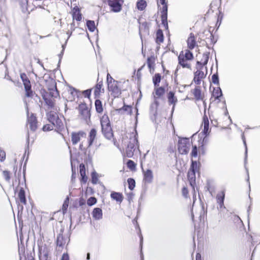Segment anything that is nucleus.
<instances>
[{"label":"nucleus","mask_w":260,"mask_h":260,"mask_svg":"<svg viewBox=\"0 0 260 260\" xmlns=\"http://www.w3.org/2000/svg\"><path fill=\"white\" fill-rule=\"evenodd\" d=\"M102 132L105 138L111 140L113 137V133L109 118L107 115H104L101 118Z\"/></svg>","instance_id":"f257e3e1"},{"label":"nucleus","mask_w":260,"mask_h":260,"mask_svg":"<svg viewBox=\"0 0 260 260\" xmlns=\"http://www.w3.org/2000/svg\"><path fill=\"white\" fill-rule=\"evenodd\" d=\"M46 116L48 121L55 125V129L61 131L63 128V124L56 112L50 111L47 113Z\"/></svg>","instance_id":"f03ea898"},{"label":"nucleus","mask_w":260,"mask_h":260,"mask_svg":"<svg viewBox=\"0 0 260 260\" xmlns=\"http://www.w3.org/2000/svg\"><path fill=\"white\" fill-rule=\"evenodd\" d=\"M21 9L22 12L24 13L32 11L35 9V5L32 2L34 0H17Z\"/></svg>","instance_id":"7ed1b4c3"},{"label":"nucleus","mask_w":260,"mask_h":260,"mask_svg":"<svg viewBox=\"0 0 260 260\" xmlns=\"http://www.w3.org/2000/svg\"><path fill=\"white\" fill-rule=\"evenodd\" d=\"M189 147L190 144L188 139L182 138L179 140L178 149L180 153L182 154H187L189 152Z\"/></svg>","instance_id":"20e7f679"},{"label":"nucleus","mask_w":260,"mask_h":260,"mask_svg":"<svg viewBox=\"0 0 260 260\" xmlns=\"http://www.w3.org/2000/svg\"><path fill=\"white\" fill-rule=\"evenodd\" d=\"M20 77L23 83L24 89L26 92V96L27 97L31 98L33 95V92L31 90V86L29 79L25 73L21 74L20 75Z\"/></svg>","instance_id":"39448f33"},{"label":"nucleus","mask_w":260,"mask_h":260,"mask_svg":"<svg viewBox=\"0 0 260 260\" xmlns=\"http://www.w3.org/2000/svg\"><path fill=\"white\" fill-rule=\"evenodd\" d=\"M49 248L46 245L39 246V256L40 260H50Z\"/></svg>","instance_id":"423d86ee"},{"label":"nucleus","mask_w":260,"mask_h":260,"mask_svg":"<svg viewBox=\"0 0 260 260\" xmlns=\"http://www.w3.org/2000/svg\"><path fill=\"white\" fill-rule=\"evenodd\" d=\"M86 134L83 131L73 132L71 134V141L73 145H76L82 138L85 139Z\"/></svg>","instance_id":"0eeeda50"},{"label":"nucleus","mask_w":260,"mask_h":260,"mask_svg":"<svg viewBox=\"0 0 260 260\" xmlns=\"http://www.w3.org/2000/svg\"><path fill=\"white\" fill-rule=\"evenodd\" d=\"M138 140L134 138L131 140L127 145L126 148V154L128 157H132L134 155V152L136 148Z\"/></svg>","instance_id":"6e6552de"},{"label":"nucleus","mask_w":260,"mask_h":260,"mask_svg":"<svg viewBox=\"0 0 260 260\" xmlns=\"http://www.w3.org/2000/svg\"><path fill=\"white\" fill-rule=\"evenodd\" d=\"M26 110L27 114V120L29 125V127L32 131H35L37 128V120L36 117L34 114H31L30 116H28V108L26 107Z\"/></svg>","instance_id":"1a4fd4ad"},{"label":"nucleus","mask_w":260,"mask_h":260,"mask_svg":"<svg viewBox=\"0 0 260 260\" xmlns=\"http://www.w3.org/2000/svg\"><path fill=\"white\" fill-rule=\"evenodd\" d=\"M162 10L161 11V18L162 21V24L164 27L166 29H168V24L167 22V16H168V6L167 3L162 5Z\"/></svg>","instance_id":"9d476101"},{"label":"nucleus","mask_w":260,"mask_h":260,"mask_svg":"<svg viewBox=\"0 0 260 260\" xmlns=\"http://www.w3.org/2000/svg\"><path fill=\"white\" fill-rule=\"evenodd\" d=\"M121 0H108V4L114 12H120L121 10L122 4L120 3Z\"/></svg>","instance_id":"9b49d317"},{"label":"nucleus","mask_w":260,"mask_h":260,"mask_svg":"<svg viewBox=\"0 0 260 260\" xmlns=\"http://www.w3.org/2000/svg\"><path fill=\"white\" fill-rule=\"evenodd\" d=\"M108 87L109 91L112 92L115 95H118L120 93V90L117 86V81L111 78V81L108 84Z\"/></svg>","instance_id":"f8f14e48"},{"label":"nucleus","mask_w":260,"mask_h":260,"mask_svg":"<svg viewBox=\"0 0 260 260\" xmlns=\"http://www.w3.org/2000/svg\"><path fill=\"white\" fill-rule=\"evenodd\" d=\"M79 108L80 113L82 116L83 118L85 120L89 119L90 117V113L86 105H80Z\"/></svg>","instance_id":"ddd939ff"},{"label":"nucleus","mask_w":260,"mask_h":260,"mask_svg":"<svg viewBox=\"0 0 260 260\" xmlns=\"http://www.w3.org/2000/svg\"><path fill=\"white\" fill-rule=\"evenodd\" d=\"M203 122H204V128L203 130V133L205 135V137L203 139V142L206 143L207 141V139L206 137L209 134L210 131L209 128V120L208 117L206 115H205L203 117Z\"/></svg>","instance_id":"4468645a"},{"label":"nucleus","mask_w":260,"mask_h":260,"mask_svg":"<svg viewBox=\"0 0 260 260\" xmlns=\"http://www.w3.org/2000/svg\"><path fill=\"white\" fill-rule=\"evenodd\" d=\"M167 98L169 105H173L172 112L174 110L175 106L176 103L178 102L177 97L175 95V92L172 91H169L167 94Z\"/></svg>","instance_id":"2eb2a0df"},{"label":"nucleus","mask_w":260,"mask_h":260,"mask_svg":"<svg viewBox=\"0 0 260 260\" xmlns=\"http://www.w3.org/2000/svg\"><path fill=\"white\" fill-rule=\"evenodd\" d=\"M96 135L97 131L96 129L94 128H91L88 134L87 148L90 147L93 144L94 140L96 139Z\"/></svg>","instance_id":"dca6fc26"},{"label":"nucleus","mask_w":260,"mask_h":260,"mask_svg":"<svg viewBox=\"0 0 260 260\" xmlns=\"http://www.w3.org/2000/svg\"><path fill=\"white\" fill-rule=\"evenodd\" d=\"M205 75L204 72L201 70H198L194 73L193 81L198 85L200 84L201 79L204 78Z\"/></svg>","instance_id":"f3484780"},{"label":"nucleus","mask_w":260,"mask_h":260,"mask_svg":"<svg viewBox=\"0 0 260 260\" xmlns=\"http://www.w3.org/2000/svg\"><path fill=\"white\" fill-rule=\"evenodd\" d=\"M187 43L188 48L191 50L193 49L196 46V41L195 39L194 34L193 33L190 34L189 37H188L187 40Z\"/></svg>","instance_id":"a211bd4d"},{"label":"nucleus","mask_w":260,"mask_h":260,"mask_svg":"<svg viewBox=\"0 0 260 260\" xmlns=\"http://www.w3.org/2000/svg\"><path fill=\"white\" fill-rule=\"evenodd\" d=\"M80 173L81 176V182L85 183L87 181V177L86 175V170L83 164L80 165Z\"/></svg>","instance_id":"6ab92c4d"},{"label":"nucleus","mask_w":260,"mask_h":260,"mask_svg":"<svg viewBox=\"0 0 260 260\" xmlns=\"http://www.w3.org/2000/svg\"><path fill=\"white\" fill-rule=\"evenodd\" d=\"M117 111L121 114H126L131 115L132 112V108L131 106L124 104L122 108L117 109Z\"/></svg>","instance_id":"aec40b11"},{"label":"nucleus","mask_w":260,"mask_h":260,"mask_svg":"<svg viewBox=\"0 0 260 260\" xmlns=\"http://www.w3.org/2000/svg\"><path fill=\"white\" fill-rule=\"evenodd\" d=\"M92 217L95 220H100L103 217V211L100 208H95L92 212Z\"/></svg>","instance_id":"412c9836"},{"label":"nucleus","mask_w":260,"mask_h":260,"mask_svg":"<svg viewBox=\"0 0 260 260\" xmlns=\"http://www.w3.org/2000/svg\"><path fill=\"white\" fill-rule=\"evenodd\" d=\"M192 92L197 101L203 100V96L202 95L201 90L199 86H196Z\"/></svg>","instance_id":"4be33fe9"},{"label":"nucleus","mask_w":260,"mask_h":260,"mask_svg":"<svg viewBox=\"0 0 260 260\" xmlns=\"http://www.w3.org/2000/svg\"><path fill=\"white\" fill-rule=\"evenodd\" d=\"M143 171L144 170H143ZM143 172L144 179L145 180V182L147 183L151 182L153 179V174L152 171L150 169H147L145 172L143 171Z\"/></svg>","instance_id":"5701e85b"},{"label":"nucleus","mask_w":260,"mask_h":260,"mask_svg":"<svg viewBox=\"0 0 260 260\" xmlns=\"http://www.w3.org/2000/svg\"><path fill=\"white\" fill-rule=\"evenodd\" d=\"M111 198L113 200L116 201L117 202L121 203L123 201V196L120 192L112 191L110 194Z\"/></svg>","instance_id":"b1692460"},{"label":"nucleus","mask_w":260,"mask_h":260,"mask_svg":"<svg viewBox=\"0 0 260 260\" xmlns=\"http://www.w3.org/2000/svg\"><path fill=\"white\" fill-rule=\"evenodd\" d=\"M225 194L224 191H222L217 194L216 199L218 203L220 206V208H221L223 207L224 200Z\"/></svg>","instance_id":"393cba45"},{"label":"nucleus","mask_w":260,"mask_h":260,"mask_svg":"<svg viewBox=\"0 0 260 260\" xmlns=\"http://www.w3.org/2000/svg\"><path fill=\"white\" fill-rule=\"evenodd\" d=\"M156 98L155 95H154V103H152L150 106V112L154 115L157 114V109L159 105V103L156 100Z\"/></svg>","instance_id":"a878e982"},{"label":"nucleus","mask_w":260,"mask_h":260,"mask_svg":"<svg viewBox=\"0 0 260 260\" xmlns=\"http://www.w3.org/2000/svg\"><path fill=\"white\" fill-rule=\"evenodd\" d=\"M73 18V19H75L79 21L82 19V14H81L80 10L78 7L74 8Z\"/></svg>","instance_id":"bb28decb"},{"label":"nucleus","mask_w":260,"mask_h":260,"mask_svg":"<svg viewBox=\"0 0 260 260\" xmlns=\"http://www.w3.org/2000/svg\"><path fill=\"white\" fill-rule=\"evenodd\" d=\"M212 96H214L216 100H219V98L222 96V92L219 87L214 88Z\"/></svg>","instance_id":"cd10ccee"},{"label":"nucleus","mask_w":260,"mask_h":260,"mask_svg":"<svg viewBox=\"0 0 260 260\" xmlns=\"http://www.w3.org/2000/svg\"><path fill=\"white\" fill-rule=\"evenodd\" d=\"M186 60L184 57H181V55L178 56V60L179 63L183 68H188L190 69V64L186 62Z\"/></svg>","instance_id":"c85d7f7f"},{"label":"nucleus","mask_w":260,"mask_h":260,"mask_svg":"<svg viewBox=\"0 0 260 260\" xmlns=\"http://www.w3.org/2000/svg\"><path fill=\"white\" fill-rule=\"evenodd\" d=\"M18 197L21 203L25 204L26 200L25 198V191L23 188H21L18 193Z\"/></svg>","instance_id":"c756f323"},{"label":"nucleus","mask_w":260,"mask_h":260,"mask_svg":"<svg viewBox=\"0 0 260 260\" xmlns=\"http://www.w3.org/2000/svg\"><path fill=\"white\" fill-rule=\"evenodd\" d=\"M161 80V75L159 73L155 74L153 77V83L154 84V87H158L159 83H160Z\"/></svg>","instance_id":"7c9ffc66"},{"label":"nucleus","mask_w":260,"mask_h":260,"mask_svg":"<svg viewBox=\"0 0 260 260\" xmlns=\"http://www.w3.org/2000/svg\"><path fill=\"white\" fill-rule=\"evenodd\" d=\"M66 239H64L63 236L61 234H59L57 236L56 243L57 245L59 247H62L66 244Z\"/></svg>","instance_id":"2f4dec72"},{"label":"nucleus","mask_w":260,"mask_h":260,"mask_svg":"<svg viewBox=\"0 0 260 260\" xmlns=\"http://www.w3.org/2000/svg\"><path fill=\"white\" fill-rule=\"evenodd\" d=\"M95 107L96 111L101 113L103 111V106L101 101L100 100H96L95 101Z\"/></svg>","instance_id":"473e14b6"},{"label":"nucleus","mask_w":260,"mask_h":260,"mask_svg":"<svg viewBox=\"0 0 260 260\" xmlns=\"http://www.w3.org/2000/svg\"><path fill=\"white\" fill-rule=\"evenodd\" d=\"M147 6V4L144 0H140L137 3V7L139 10L143 11Z\"/></svg>","instance_id":"72a5a7b5"},{"label":"nucleus","mask_w":260,"mask_h":260,"mask_svg":"<svg viewBox=\"0 0 260 260\" xmlns=\"http://www.w3.org/2000/svg\"><path fill=\"white\" fill-rule=\"evenodd\" d=\"M165 92V88L163 87H155V94L157 98L160 97L164 94Z\"/></svg>","instance_id":"f704fd0d"},{"label":"nucleus","mask_w":260,"mask_h":260,"mask_svg":"<svg viewBox=\"0 0 260 260\" xmlns=\"http://www.w3.org/2000/svg\"><path fill=\"white\" fill-rule=\"evenodd\" d=\"M156 41L157 43H160L164 41V35L161 29L157 31Z\"/></svg>","instance_id":"c9c22d12"},{"label":"nucleus","mask_w":260,"mask_h":260,"mask_svg":"<svg viewBox=\"0 0 260 260\" xmlns=\"http://www.w3.org/2000/svg\"><path fill=\"white\" fill-rule=\"evenodd\" d=\"M86 25L88 30L91 32H93L95 29V22L92 20H87Z\"/></svg>","instance_id":"e433bc0d"},{"label":"nucleus","mask_w":260,"mask_h":260,"mask_svg":"<svg viewBox=\"0 0 260 260\" xmlns=\"http://www.w3.org/2000/svg\"><path fill=\"white\" fill-rule=\"evenodd\" d=\"M203 57L204 59V62L203 63L199 61H198L197 62V65L200 66V70H201L203 68V66L206 65L208 61L209 57L207 55L205 54V53L203 54Z\"/></svg>","instance_id":"4c0bfd02"},{"label":"nucleus","mask_w":260,"mask_h":260,"mask_svg":"<svg viewBox=\"0 0 260 260\" xmlns=\"http://www.w3.org/2000/svg\"><path fill=\"white\" fill-rule=\"evenodd\" d=\"M127 183L128 184V188L131 190H133L135 187V180L133 178H129L127 179Z\"/></svg>","instance_id":"58836bf2"},{"label":"nucleus","mask_w":260,"mask_h":260,"mask_svg":"<svg viewBox=\"0 0 260 260\" xmlns=\"http://www.w3.org/2000/svg\"><path fill=\"white\" fill-rule=\"evenodd\" d=\"M102 82H99L95 86L94 93L95 96H97L100 94V93L101 92V89L102 87Z\"/></svg>","instance_id":"ea45409f"},{"label":"nucleus","mask_w":260,"mask_h":260,"mask_svg":"<svg viewBox=\"0 0 260 260\" xmlns=\"http://www.w3.org/2000/svg\"><path fill=\"white\" fill-rule=\"evenodd\" d=\"M195 172L194 171H189L188 173V177L190 181V184L192 185V182L195 181Z\"/></svg>","instance_id":"a19ab883"},{"label":"nucleus","mask_w":260,"mask_h":260,"mask_svg":"<svg viewBox=\"0 0 260 260\" xmlns=\"http://www.w3.org/2000/svg\"><path fill=\"white\" fill-rule=\"evenodd\" d=\"M212 82L214 84L219 85V78L217 73L214 74L212 76Z\"/></svg>","instance_id":"79ce46f5"},{"label":"nucleus","mask_w":260,"mask_h":260,"mask_svg":"<svg viewBox=\"0 0 260 260\" xmlns=\"http://www.w3.org/2000/svg\"><path fill=\"white\" fill-rule=\"evenodd\" d=\"M98 181V174L95 172L91 173V182L93 184H96Z\"/></svg>","instance_id":"37998d69"},{"label":"nucleus","mask_w":260,"mask_h":260,"mask_svg":"<svg viewBox=\"0 0 260 260\" xmlns=\"http://www.w3.org/2000/svg\"><path fill=\"white\" fill-rule=\"evenodd\" d=\"M96 203V199L94 197H90L87 201V204L88 206H92Z\"/></svg>","instance_id":"c03bdc74"},{"label":"nucleus","mask_w":260,"mask_h":260,"mask_svg":"<svg viewBox=\"0 0 260 260\" xmlns=\"http://www.w3.org/2000/svg\"><path fill=\"white\" fill-rule=\"evenodd\" d=\"M54 128H55V125L51 124H46L43 127V131H49L52 130Z\"/></svg>","instance_id":"a18cd8bd"},{"label":"nucleus","mask_w":260,"mask_h":260,"mask_svg":"<svg viewBox=\"0 0 260 260\" xmlns=\"http://www.w3.org/2000/svg\"><path fill=\"white\" fill-rule=\"evenodd\" d=\"M127 166L131 170H133L136 167L135 162L132 160H128L127 162Z\"/></svg>","instance_id":"49530a36"},{"label":"nucleus","mask_w":260,"mask_h":260,"mask_svg":"<svg viewBox=\"0 0 260 260\" xmlns=\"http://www.w3.org/2000/svg\"><path fill=\"white\" fill-rule=\"evenodd\" d=\"M185 59L186 60H191L193 58V54L192 53L189 51H187L185 53Z\"/></svg>","instance_id":"de8ad7c7"},{"label":"nucleus","mask_w":260,"mask_h":260,"mask_svg":"<svg viewBox=\"0 0 260 260\" xmlns=\"http://www.w3.org/2000/svg\"><path fill=\"white\" fill-rule=\"evenodd\" d=\"M3 175L6 181L9 182L10 180V172L7 171H4L3 173Z\"/></svg>","instance_id":"09e8293b"},{"label":"nucleus","mask_w":260,"mask_h":260,"mask_svg":"<svg viewBox=\"0 0 260 260\" xmlns=\"http://www.w3.org/2000/svg\"><path fill=\"white\" fill-rule=\"evenodd\" d=\"M144 28V30L147 31L148 30V28L147 26V24L146 22H143L141 24V25L140 26L139 28V34L141 35V31H142V29Z\"/></svg>","instance_id":"8fccbe9b"},{"label":"nucleus","mask_w":260,"mask_h":260,"mask_svg":"<svg viewBox=\"0 0 260 260\" xmlns=\"http://www.w3.org/2000/svg\"><path fill=\"white\" fill-rule=\"evenodd\" d=\"M69 91L70 93L72 95L73 98H74L75 96H78V91L75 88L73 87H70Z\"/></svg>","instance_id":"3c124183"},{"label":"nucleus","mask_w":260,"mask_h":260,"mask_svg":"<svg viewBox=\"0 0 260 260\" xmlns=\"http://www.w3.org/2000/svg\"><path fill=\"white\" fill-rule=\"evenodd\" d=\"M198 163L196 161H192L191 165L190 166V168L189 169L190 171H194L196 172V171L197 169Z\"/></svg>","instance_id":"603ef678"},{"label":"nucleus","mask_w":260,"mask_h":260,"mask_svg":"<svg viewBox=\"0 0 260 260\" xmlns=\"http://www.w3.org/2000/svg\"><path fill=\"white\" fill-rule=\"evenodd\" d=\"M191 155L192 157H196L198 155V149L196 146H194L192 147V150L191 152Z\"/></svg>","instance_id":"864d4df0"},{"label":"nucleus","mask_w":260,"mask_h":260,"mask_svg":"<svg viewBox=\"0 0 260 260\" xmlns=\"http://www.w3.org/2000/svg\"><path fill=\"white\" fill-rule=\"evenodd\" d=\"M91 89H87V90H84L82 92V94L85 98H89L91 94Z\"/></svg>","instance_id":"5fc2aeb1"},{"label":"nucleus","mask_w":260,"mask_h":260,"mask_svg":"<svg viewBox=\"0 0 260 260\" xmlns=\"http://www.w3.org/2000/svg\"><path fill=\"white\" fill-rule=\"evenodd\" d=\"M69 202V197H67L65 201H64V203L62 205V209L63 210H66L68 208V205Z\"/></svg>","instance_id":"6e6d98bb"},{"label":"nucleus","mask_w":260,"mask_h":260,"mask_svg":"<svg viewBox=\"0 0 260 260\" xmlns=\"http://www.w3.org/2000/svg\"><path fill=\"white\" fill-rule=\"evenodd\" d=\"M45 102L46 104L51 108H53L54 106V102L51 100L46 99Z\"/></svg>","instance_id":"4d7b16f0"},{"label":"nucleus","mask_w":260,"mask_h":260,"mask_svg":"<svg viewBox=\"0 0 260 260\" xmlns=\"http://www.w3.org/2000/svg\"><path fill=\"white\" fill-rule=\"evenodd\" d=\"M242 139H243V143L245 146V160H244L245 164L246 162L247 158V146H246V141H245V139L244 138L243 136H242Z\"/></svg>","instance_id":"13d9d810"},{"label":"nucleus","mask_w":260,"mask_h":260,"mask_svg":"<svg viewBox=\"0 0 260 260\" xmlns=\"http://www.w3.org/2000/svg\"><path fill=\"white\" fill-rule=\"evenodd\" d=\"M61 260H69V255L67 253H64L61 258Z\"/></svg>","instance_id":"bf43d9fd"},{"label":"nucleus","mask_w":260,"mask_h":260,"mask_svg":"<svg viewBox=\"0 0 260 260\" xmlns=\"http://www.w3.org/2000/svg\"><path fill=\"white\" fill-rule=\"evenodd\" d=\"M79 149L80 150H81L82 151H84L86 150V148L83 145V142H82L80 144Z\"/></svg>","instance_id":"052dcab7"},{"label":"nucleus","mask_w":260,"mask_h":260,"mask_svg":"<svg viewBox=\"0 0 260 260\" xmlns=\"http://www.w3.org/2000/svg\"><path fill=\"white\" fill-rule=\"evenodd\" d=\"M188 193L187 189L186 187H183L182 188V194L184 197L186 196V194Z\"/></svg>","instance_id":"680f3d73"},{"label":"nucleus","mask_w":260,"mask_h":260,"mask_svg":"<svg viewBox=\"0 0 260 260\" xmlns=\"http://www.w3.org/2000/svg\"><path fill=\"white\" fill-rule=\"evenodd\" d=\"M147 64H148V67L150 69H151V67H152V62H151V59L150 58H148V59H147Z\"/></svg>","instance_id":"e2e57ef3"},{"label":"nucleus","mask_w":260,"mask_h":260,"mask_svg":"<svg viewBox=\"0 0 260 260\" xmlns=\"http://www.w3.org/2000/svg\"><path fill=\"white\" fill-rule=\"evenodd\" d=\"M63 52H64V49H62L61 53L59 54V63L61 61V59L62 56L63 55Z\"/></svg>","instance_id":"0e129e2a"},{"label":"nucleus","mask_w":260,"mask_h":260,"mask_svg":"<svg viewBox=\"0 0 260 260\" xmlns=\"http://www.w3.org/2000/svg\"><path fill=\"white\" fill-rule=\"evenodd\" d=\"M111 78H112V77L110 76V74H108L107 77V81L108 84L109 83H110V82L111 81Z\"/></svg>","instance_id":"69168bd1"},{"label":"nucleus","mask_w":260,"mask_h":260,"mask_svg":"<svg viewBox=\"0 0 260 260\" xmlns=\"http://www.w3.org/2000/svg\"><path fill=\"white\" fill-rule=\"evenodd\" d=\"M72 179L73 180V178L75 177L74 175H75V172L74 171L73 166L72 165Z\"/></svg>","instance_id":"338daca9"},{"label":"nucleus","mask_w":260,"mask_h":260,"mask_svg":"<svg viewBox=\"0 0 260 260\" xmlns=\"http://www.w3.org/2000/svg\"><path fill=\"white\" fill-rule=\"evenodd\" d=\"M196 260H201V255L199 253L196 255Z\"/></svg>","instance_id":"774afa93"}]
</instances>
